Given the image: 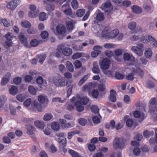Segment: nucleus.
Listing matches in <instances>:
<instances>
[{"instance_id": "42", "label": "nucleus", "mask_w": 157, "mask_h": 157, "mask_svg": "<svg viewBox=\"0 0 157 157\" xmlns=\"http://www.w3.org/2000/svg\"><path fill=\"white\" fill-rule=\"evenodd\" d=\"M59 122L61 126L63 128H69L70 127H67L66 124V121L64 119H59Z\"/></svg>"}, {"instance_id": "57", "label": "nucleus", "mask_w": 157, "mask_h": 157, "mask_svg": "<svg viewBox=\"0 0 157 157\" xmlns=\"http://www.w3.org/2000/svg\"><path fill=\"white\" fill-rule=\"evenodd\" d=\"M89 44L86 43H83L81 45L77 47L76 50L78 51H81L83 48V47L88 45Z\"/></svg>"}, {"instance_id": "17", "label": "nucleus", "mask_w": 157, "mask_h": 157, "mask_svg": "<svg viewBox=\"0 0 157 157\" xmlns=\"http://www.w3.org/2000/svg\"><path fill=\"white\" fill-rule=\"evenodd\" d=\"M10 77V73H7L3 77L1 81V85L4 86L8 82Z\"/></svg>"}, {"instance_id": "25", "label": "nucleus", "mask_w": 157, "mask_h": 157, "mask_svg": "<svg viewBox=\"0 0 157 157\" xmlns=\"http://www.w3.org/2000/svg\"><path fill=\"white\" fill-rule=\"evenodd\" d=\"M92 71L95 74H98L100 72V69L97 62H94L93 63Z\"/></svg>"}, {"instance_id": "46", "label": "nucleus", "mask_w": 157, "mask_h": 157, "mask_svg": "<svg viewBox=\"0 0 157 157\" xmlns=\"http://www.w3.org/2000/svg\"><path fill=\"white\" fill-rule=\"evenodd\" d=\"M17 99L20 102H22L25 99V95L24 94H19L16 96Z\"/></svg>"}, {"instance_id": "41", "label": "nucleus", "mask_w": 157, "mask_h": 157, "mask_svg": "<svg viewBox=\"0 0 157 157\" xmlns=\"http://www.w3.org/2000/svg\"><path fill=\"white\" fill-rule=\"evenodd\" d=\"M67 139L64 137L59 138L58 142L60 144L63 145V146H66Z\"/></svg>"}, {"instance_id": "23", "label": "nucleus", "mask_w": 157, "mask_h": 157, "mask_svg": "<svg viewBox=\"0 0 157 157\" xmlns=\"http://www.w3.org/2000/svg\"><path fill=\"white\" fill-rule=\"evenodd\" d=\"M152 52L150 48H147L145 49L144 52V56L147 59L150 58L152 55Z\"/></svg>"}, {"instance_id": "37", "label": "nucleus", "mask_w": 157, "mask_h": 157, "mask_svg": "<svg viewBox=\"0 0 157 157\" xmlns=\"http://www.w3.org/2000/svg\"><path fill=\"white\" fill-rule=\"evenodd\" d=\"M148 39L149 40V41H151L153 47L155 48L157 46V42L156 40L151 36H148Z\"/></svg>"}, {"instance_id": "12", "label": "nucleus", "mask_w": 157, "mask_h": 157, "mask_svg": "<svg viewBox=\"0 0 157 157\" xmlns=\"http://www.w3.org/2000/svg\"><path fill=\"white\" fill-rule=\"evenodd\" d=\"M95 87L94 83L92 82L87 83L84 85L82 88V90L83 92H87L90 93V91Z\"/></svg>"}, {"instance_id": "61", "label": "nucleus", "mask_w": 157, "mask_h": 157, "mask_svg": "<svg viewBox=\"0 0 157 157\" xmlns=\"http://www.w3.org/2000/svg\"><path fill=\"white\" fill-rule=\"evenodd\" d=\"M78 122L80 125L83 126H85L87 123L86 120L83 118L79 119Z\"/></svg>"}, {"instance_id": "59", "label": "nucleus", "mask_w": 157, "mask_h": 157, "mask_svg": "<svg viewBox=\"0 0 157 157\" xmlns=\"http://www.w3.org/2000/svg\"><path fill=\"white\" fill-rule=\"evenodd\" d=\"M32 102L31 99L30 98H28L24 101L23 104L25 107H28L31 104H32Z\"/></svg>"}, {"instance_id": "9", "label": "nucleus", "mask_w": 157, "mask_h": 157, "mask_svg": "<svg viewBox=\"0 0 157 157\" xmlns=\"http://www.w3.org/2000/svg\"><path fill=\"white\" fill-rule=\"evenodd\" d=\"M20 3V0H12L8 3L6 7L8 9L13 10Z\"/></svg>"}, {"instance_id": "35", "label": "nucleus", "mask_w": 157, "mask_h": 157, "mask_svg": "<svg viewBox=\"0 0 157 157\" xmlns=\"http://www.w3.org/2000/svg\"><path fill=\"white\" fill-rule=\"evenodd\" d=\"M133 115L134 117L138 118L140 117L142 120L145 117L143 113L141 114L138 111H135L133 113Z\"/></svg>"}, {"instance_id": "63", "label": "nucleus", "mask_w": 157, "mask_h": 157, "mask_svg": "<svg viewBox=\"0 0 157 157\" xmlns=\"http://www.w3.org/2000/svg\"><path fill=\"white\" fill-rule=\"evenodd\" d=\"M140 40L144 43H147L148 42L149 40L148 39V36L146 35H143L141 38Z\"/></svg>"}, {"instance_id": "58", "label": "nucleus", "mask_w": 157, "mask_h": 157, "mask_svg": "<svg viewBox=\"0 0 157 157\" xmlns=\"http://www.w3.org/2000/svg\"><path fill=\"white\" fill-rule=\"evenodd\" d=\"M92 97L95 98H97L99 95V92L98 90H94L92 91Z\"/></svg>"}, {"instance_id": "27", "label": "nucleus", "mask_w": 157, "mask_h": 157, "mask_svg": "<svg viewBox=\"0 0 157 157\" xmlns=\"http://www.w3.org/2000/svg\"><path fill=\"white\" fill-rule=\"evenodd\" d=\"M39 18L40 21H41L46 20L48 18V15L44 12H41L39 15Z\"/></svg>"}, {"instance_id": "22", "label": "nucleus", "mask_w": 157, "mask_h": 157, "mask_svg": "<svg viewBox=\"0 0 157 157\" xmlns=\"http://www.w3.org/2000/svg\"><path fill=\"white\" fill-rule=\"evenodd\" d=\"M36 82L39 85L42 84L44 86H47V82L46 81V80H44L42 77L39 76L37 77L36 79Z\"/></svg>"}, {"instance_id": "62", "label": "nucleus", "mask_w": 157, "mask_h": 157, "mask_svg": "<svg viewBox=\"0 0 157 157\" xmlns=\"http://www.w3.org/2000/svg\"><path fill=\"white\" fill-rule=\"evenodd\" d=\"M1 21L5 27H7L10 26V22L5 19H1Z\"/></svg>"}, {"instance_id": "40", "label": "nucleus", "mask_w": 157, "mask_h": 157, "mask_svg": "<svg viewBox=\"0 0 157 157\" xmlns=\"http://www.w3.org/2000/svg\"><path fill=\"white\" fill-rule=\"evenodd\" d=\"M74 21L73 20L68 21L67 23V26L68 30H70L73 29Z\"/></svg>"}, {"instance_id": "20", "label": "nucleus", "mask_w": 157, "mask_h": 157, "mask_svg": "<svg viewBox=\"0 0 157 157\" xmlns=\"http://www.w3.org/2000/svg\"><path fill=\"white\" fill-rule=\"evenodd\" d=\"M19 39L24 44V46H26L27 44V42L26 38L25 36L23 33H20L19 35Z\"/></svg>"}, {"instance_id": "16", "label": "nucleus", "mask_w": 157, "mask_h": 157, "mask_svg": "<svg viewBox=\"0 0 157 157\" xmlns=\"http://www.w3.org/2000/svg\"><path fill=\"white\" fill-rule=\"evenodd\" d=\"M122 53V50L120 49H117L115 51L114 58L117 61H120L121 60V56Z\"/></svg>"}, {"instance_id": "48", "label": "nucleus", "mask_w": 157, "mask_h": 157, "mask_svg": "<svg viewBox=\"0 0 157 157\" xmlns=\"http://www.w3.org/2000/svg\"><path fill=\"white\" fill-rule=\"evenodd\" d=\"M38 100L41 103H43L47 100L46 96L44 95H40L38 97Z\"/></svg>"}, {"instance_id": "29", "label": "nucleus", "mask_w": 157, "mask_h": 157, "mask_svg": "<svg viewBox=\"0 0 157 157\" xmlns=\"http://www.w3.org/2000/svg\"><path fill=\"white\" fill-rule=\"evenodd\" d=\"M34 124L37 128L42 129L44 127V122L41 121H36L34 122Z\"/></svg>"}, {"instance_id": "34", "label": "nucleus", "mask_w": 157, "mask_h": 157, "mask_svg": "<svg viewBox=\"0 0 157 157\" xmlns=\"http://www.w3.org/2000/svg\"><path fill=\"white\" fill-rule=\"evenodd\" d=\"M89 76L90 75L89 74H88L84 76L78 82V85L79 86L82 85L83 83L88 79Z\"/></svg>"}, {"instance_id": "30", "label": "nucleus", "mask_w": 157, "mask_h": 157, "mask_svg": "<svg viewBox=\"0 0 157 157\" xmlns=\"http://www.w3.org/2000/svg\"><path fill=\"white\" fill-rule=\"evenodd\" d=\"M66 66L68 70L71 72H73L74 68L72 63L69 61H67L66 63Z\"/></svg>"}, {"instance_id": "47", "label": "nucleus", "mask_w": 157, "mask_h": 157, "mask_svg": "<svg viewBox=\"0 0 157 157\" xmlns=\"http://www.w3.org/2000/svg\"><path fill=\"white\" fill-rule=\"evenodd\" d=\"M105 17L103 13H98L96 16V19L98 21H101L104 19Z\"/></svg>"}, {"instance_id": "53", "label": "nucleus", "mask_w": 157, "mask_h": 157, "mask_svg": "<svg viewBox=\"0 0 157 157\" xmlns=\"http://www.w3.org/2000/svg\"><path fill=\"white\" fill-rule=\"evenodd\" d=\"M29 92L32 95H35L36 92V90L33 86H29L28 88Z\"/></svg>"}, {"instance_id": "39", "label": "nucleus", "mask_w": 157, "mask_h": 157, "mask_svg": "<svg viewBox=\"0 0 157 157\" xmlns=\"http://www.w3.org/2000/svg\"><path fill=\"white\" fill-rule=\"evenodd\" d=\"M68 153L71 155L72 157H81V156L78 153L71 149L69 150Z\"/></svg>"}, {"instance_id": "11", "label": "nucleus", "mask_w": 157, "mask_h": 157, "mask_svg": "<svg viewBox=\"0 0 157 157\" xmlns=\"http://www.w3.org/2000/svg\"><path fill=\"white\" fill-rule=\"evenodd\" d=\"M30 109L33 111H35L36 109L39 112L41 111L43 108L42 106L36 101H32Z\"/></svg>"}, {"instance_id": "8", "label": "nucleus", "mask_w": 157, "mask_h": 157, "mask_svg": "<svg viewBox=\"0 0 157 157\" xmlns=\"http://www.w3.org/2000/svg\"><path fill=\"white\" fill-rule=\"evenodd\" d=\"M143 44H140V46L138 47L132 46L131 48V50L133 52L138 56L141 57L143 54L144 48Z\"/></svg>"}, {"instance_id": "64", "label": "nucleus", "mask_w": 157, "mask_h": 157, "mask_svg": "<svg viewBox=\"0 0 157 157\" xmlns=\"http://www.w3.org/2000/svg\"><path fill=\"white\" fill-rule=\"evenodd\" d=\"M21 81V78L19 77H16L13 79L14 83L16 85H18L20 84Z\"/></svg>"}, {"instance_id": "14", "label": "nucleus", "mask_w": 157, "mask_h": 157, "mask_svg": "<svg viewBox=\"0 0 157 157\" xmlns=\"http://www.w3.org/2000/svg\"><path fill=\"white\" fill-rule=\"evenodd\" d=\"M123 57L125 61H131L134 62L135 60V58L132 54L127 52H125L124 54Z\"/></svg>"}, {"instance_id": "43", "label": "nucleus", "mask_w": 157, "mask_h": 157, "mask_svg": "<svg viewBox=\"0 0 157 157\" xmlns=\"http://www.w3.org/2000/svg\"><path fill=\"white\" fill-rule=\"evenodd\" d=\"M85 12V11L84 9H79L77 11L76 14L78 17H80L83 16Z\"/></svg>"}, {"instance_id": "7", "label": "nucleus", "mask_w": 157, "mask_h": 157, "mask_svg": "<svg viewBox=\"0 0 157 157\" xmlns=\"http://www.w3.org/2000/svg\"><path fill=\"white\" fill-rule=\"evenodd\" d=\"M101 8L108 15L113 10L111 3L109 1H106L102 6Z\"/></svg>"}, {"instance_id": "50", "label": "nucleus", "mask_w": 157, "mask_h": 157, "mask_svg": "<svg viewBox=\"0 0 157 157\" xmlns=\"http://www.w3.org/2000/svg\"><path fill=\"white\" fill-rule=\"evenodd\" d=\"M62 47L61 46H58L57 48V50L58 51L55 54L56 57L59 58L61 56V53H62Z\"/></svg>"}, {"instance_id": "45", "label": "nucleus", "mask_w": 157, "mask_h": 157, "mask_svg": "<svg viewBox=\"0 0 157 157\" xmlns=\"http://www.w3.org/2000/svg\"><path fill=\"white\" fill-rule=\"evenodd\" d=\"M145 86L148 88H153L154 87V83L151 80H148L145 82Z\"/></svg>"}, {"instance_id": "5", "label": "nucleus", "mask_w": 157, "mask_h": 157, "mask_svg": "<svg viewBox=\"0 0 157 157\" xmlns=\"http://www.w3.org/2000/svg\"><path fill=\"white\" fill-rule=\"evenodd\" d=\"M54 84L58 87L64 86L66 85L65 78L60 76H55L53 78Z\"/></svg>"}, {"instance_id": "51", "label": "nucleus", "mask_w": 157, "mask_h": 157, "mask_svg": "<svg viewBox=\"0 0 157 157\" xmlns=\"http://www.w3.org/2000/svg\"><path fill=\"white\" fill-rule=\"evenodd\" d=\"M52 116L51 113H46L44 117V120L45 121H48L52 118Z\"/></svg>"}, {"instance_id": "44", "label": "nucleus", "mask_w": 157, "mask_h": 157, "mask_svg": "<svg viewBox=\"0 0 157 157\" xmlns=\"http://www.w3.org/2000/svg\"><path fill=\"white\" fill-rule=\"evenodd\" d=\"M123 74L119 72H116L115 74V77L118 80H121L124 78Z\"/></svg>"}, {"instance_id": "36", "label": "nucleus", "mask_w": 157, "mask_h": 157, "mask_svg": "<svg viewBox=\"0 0 157 157\" xmlns=\"http://www.w3.org/2000/svg\"><path fill=\"white\" fill-rule=\"evenodd\" d=\"M51 127L53 130L57 131L59 129L60 125L57 122H53L51 124Z\"/></svg>"}, {"instance_id": "31", "label": "nucleus", "mask_w": 157, "mask_h": 157, "mask_svg": "<svg viewBox=\"0 0 157 157\" xmlns=\"http://www.w3.org/2000/svg\"><path fill=\"white\" fill-rule=\"evenodd\" d=\"M27 134L29 135H32L33 134V132L35 130V128L30 125L27 126Z\"/></svg>"}, {"instance_id": "32", "label": "nucleus", "mask_w": 157, "mask_h": 157, "mask_svg": "<svg viewBox=\"0 0 157 157\" xmlns=\"http://www.w3.org/2000/svg\"><path fill=\"white\" fill-rule=\"evenodd\" d=\"M80 133V131H73L67 133V138L69 140L71 139L73 136L75 135L79 134Z\"/></svg>"}, {"instance_id": "10", "label": "nucleus", "mask_w": 157, "mask_h": 157, "mask_svg": "<svg viewBox=\"0 0 157 157\" xmlns=\"http://www.w3.org/2000/svg\"><path fill=\"white\" fill-rule=\"evenodd\" d=\"M99 63L101 69L104 70H106L109 68L110 62L109 59L105 58L100 61Z\"/></svg>"}, {"instance_id": "2", "label": "nucleus", "mask_w": 157, "mask_h": 157, "mask_svg": "<svg viewBox=\"0 0 157 157\" xmlns=\"http://www.w3.org/2000/svg\"><path fill=\"white\" fill-rule=\"evenodd\" d=\"M51 29L54 33L60 39H62L66 35V29L63 25H59L56 27V29L53 28L52 23L51 24Z\"/></svg>"}, {"instance_id": "21", "label": "nucleus", "mask_w": 157, "mask_h": 157, "mask_svg": "<svg viewBox=\"0 0 157 157\" xmlns=\"http://www.w3.org/2000/svg\"><path fill=\"white\" fill-rule=\"evenodd\" d=\"M63 13L67 16H69L71 17H74L75 13L73 12L71 9L69 8L64 10L63 11Z\"/></svg>"}, {"instance_id": "19", "label": "nucleus", "mask_w": 157, "mask_h": 157, "mask_svg": "<svg viewBox=\"0 0 157 157\" xmlns=\"http://www.w3.org/2000/svg\"><path fill=\"white\" fill-rule=\"evenodd\" d=\"M131 9L133 12L134 13L139 14L142 12L141 8L136 5H133L131 7Z\"/></svg>"}, {"instance_id": "52", "label": "nucleus", "mask_w": 157, "mask_h": 157, "mask_svg": "<svg viewBox=\"0 0 157 157\" xmlns=\"http://www.w3.org/2000/svg\"><path fill=\"white\" fill-rule=\"evenodd\" d=\"M82 53L78 52L74 54L72 56L73 59H76L81 57L82 56Z\"/></svg>"}, {"instance_id": "38", "label": "nucleus", "mask_w": 157, "mask_h": 157, "mask_svg": "<svg viewBox=\"0 0 157 157\" xmlns=\"http://www.w3.org/2000/svg\"><path fill=\"white\" fill-rule=\"evenodd\" d=\"M38 58L39 62L41 64H43L44 61L46 58V55L44 54H42L38 55Z\"/></svg>"}, {"instance_id": "56", "label": "nucleus", "mask_w": 157, "mask_h": 157, "mask_svg": "<svg viewBox=\"0 0 157 157\" xmlns=\"http://www.w3.org/2000/svg\"><path fill=\"white\" fill-rule=\"evenodd\" d=\"M136 24L135 22H132L129 23L128 25V28L131 30L134 29L136 27Z\"/></svg>"}, {"instance_id": "18", "label": "nucleus", "mask_w": 157, "mask_h": 157, "mask_svg": "<svg viewBox=\"0 0 157 157\" xmlns=\"http://www.w3.org/2000/svg\"><path fill=\"white\" fill-rule=\"evenodd\" d=\"M132 71L135 73L137 74L141 77H142L144 74V71L140 67L136 68H132Z\"/></svg>"}, {"instance_id": "55", "label": "nucleus", "mask_w": 157, "mask_h": 157, "mask_svg": "<svg viewBox=\"0 0 157 157\" xmlns=\"http://www.w3.org/2000/svg\"><path fill=\"white\" fill-rule=\"evenodd\" d=\"M71 5L74 9H76L78 7V4L76 0H73L71 2Z\"/></svg>"}, {"instance_id": "15", "label": "nucleus", "mask_w": 157, "mask_h": 157, "mask_svg": "<svg viewBox=\"0 0 157 157\" xmlns=\"http://www.w3.org/2000/svg\"><path fill=\"white\" fill-rule=\"evenodd\" d=\"M72 49L69 47H65L62 48V54L64 56H68L72 54Z\"/></svg>"}, {"instance_id": "6", "label": "nucleus", "mask_w": 157, "mask_h": 157, "mask_svg": "<svg viewBox=\"0 0 157 157\" xmlns=\"http://www.w3.org/2000/svg\"><path fill=\"white\" fill-rule=\"evenodd\" d=\"M30 11L28 13L29 16L31 18L36 17L38 13V12L36 10V6L34 4H31L29 6Z\"/></svg>"}, {"instance_id": "49", "label": "nucleus", "mask_w": 157, "mask_h": 157, "mask_svg": "<svg viewBox=\"0 0 157 157\" xmlns=\"http://www.w3.org/2000/svg\"><path fill=\"white\" fill-rule=\"evenodd\" d=\"M102 48L103 47L102 46L100 45H96L93 48V49L94 50H95L96 52L100 54L101 53Z\"/></svg>"}, {"instance_id": "13", "label": "nucleus", "mask_w": 157, "mask_h": 157, "mask_svg": "<svg viewBox=\"0 0 157 157\" xmlns=\"http://www.w3.org/2000/svg\"><path fill=\"white\" fill-rule=\"evenodd\" d=\"M55 6L53 4H46L45 6V9L48 12V14L49 15H53V14L52 12L55 9Z\"/></svg>"}, {"instance_id": "28", "label": "nucleus", "mask_w": 157, "mask_h": 157, "mask_svg": "<svg viewBox=\"0 0 157 157\" xmlns=\"http://www.w3.org/2000/svg\"><path fill=\"white\" fill-rule=\"evenodd\" d=\"M116 92L114 90H112L110 91V94L109 98L110 101L112 102L115 101L116 100Z\"/></svg>"}, {"instance_id": "4", "label": "nucleus", "mask_w": 157, "mask_h": 157, "mask_svg": "<svg viewBox=\"0 0 157 157\" xmlns=\"http://www.w3.org/2000/svg\"><path fill=\"white\" fill-rule=\"evenodd\" d=\"M79 96L76 95L73 97L71 99V101L72 102L75 101V105L76 107V110L79 112L82 111L84 109V107L83 106V104L81 103L79 101Z\"/></svg>"}, {"instance_id": "3", "label": "nucleus", "mask_w": 157, "mask_h": 157, "mask_svg": "<svg viewBox=\"0 0 157 157\" xmlns=\"http://www.w3.org/2000/svg\"><path fill=\"white\" fill-rule=\"evenodd\" d=\"M125 143L124 140L118 137H116L113 140V146L115 149H122L124 148Z\"/></svg>"}, {"instance_id": "26", "label": "nucleus", "mask_w": 157, "mask_h": 157, "mask_svg": "<svg viewBox=\"0 0 157 157\" xmlns=\"http://www.w3.org/2000/svg\"><path fill=\"white\" fill-rule=\"evenodd\" d=\"M18 90L17 87L14 86H11L9 90L10 94L13 95H16L18 93Z\"/></svg>"}, {"instance_id": "60", "label": "nucleus", "mask_w": 157, "mask_h": 157, "mask_svg": "<svg viewBox=\"0 0 157 157\" xmlns=\"http://www.w3.org/2000/svg\"><path fill=\"white\" fill-rule=\"evenodd\" d=\"M38 44V41L36 39H32L30 42V44L32 47H36Z\"/></svg>"}, {"instance_id": "54", "label": "nucleus", "mask_w": 157, "mask_h": 157, "mask_svg": "<svg viewBox=\"0 0 157 157\" xmlns=\"http://www.w3.org/2000/svg\"><path fill=\"white\" fill-rule=\"evenodd\" d=\"M91 110L93 113H98L99 109L97 106L96 105H92L91 107Z\"/></svg>"}, {"instance_id": "33", "label": "nucleus", "mask_w": 157, "mask_h": 157, "mask_svg": "<svg viewBox=\"0 0 157 157\" xmlns=\"http://www.w3.org/2000/svg\"><path fill=\"white\" fill-rule=\"evenodd\" d=\"M21 25L25 28H29L31 26L30 23L27 20H24L22 21L21 23Z\"/></svg>"}, {"instance_id": "1", "label": "nucleus", "mask_w": 157, "mask_h": 157, "mask_svg": "<svg viewBox=\"0 0 157 157\" xmlns=\"http://www.w3.org/2000/svg\"><path fill=\"white\" fill-rule=\"evenodd\" d=\"M109 27H105L101 32V36L105 39H113L117 37L119 33V30L117 29L110 31Z\"/></svg>"}, {"instance_id": "24", "label": "nucleus", "mask_w": 157, "mask_h": 157, "mask_svg": "<svg viewBox=\"0 0 157 157\" xmlns=\"http://www.w3.org/2000/svg\"><path fill=\"white\" fill-rule=\"evenodd\" d=\"M79 96V102L83 105L86 104L88 102L89 99L86 96H84L82 97L81 98L79 95H77Z\"/></svg>"}]
</instances>
